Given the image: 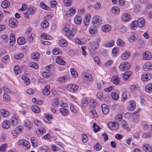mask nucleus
I'll list each match as a JSON object with an SVG mask.
<instances>
[{"mask_svg": "<svg viewBox=\"0 0 152 152\" xmlns=\"http://www.w3.org/2000/svg\"><path fill=\"white\" fill-rule=\"evenodd\" d=\"M67 88L72 92H76L78 89V86L74 84H69L67 86Z\"/></svg>", "mask_w": 152, "mask_h": 152, "instance_id": "3", "label": "nucleus"}, {"mask_svg": "<svg viewBox=\"0 0 152 152\" xmlns=\"http://www.w3.org/2000/svg\"><path fill=\"white\" fill-rule=\"evenodd\" d=\"M131 55V53L129 51H126L123 53L121 56V59L125 60L128 59Z\"/></svg>", "mask_w": 152, "mask_h": 152, "instance_id": "11", "label": "nucleus"}, {"mask_svg": "<svg viewBox=\"0 0 152 152\" xmlns=\"http://www.w3.org/2000/svg\"><path fill=\"white\" fill-rule=\"evenodd\" d=\"M151 74L149 73H148L145 74H143L141 76V79L143 81H147L152 78Z\"/></svg>", "mask_w": 152, "mask_h": 152, "instance_id": "6", "label": "nucleus"}, {"mask_svg": "<svg viewBox=\"0 0 152 152\" xmlns=\"http://www.w3.org/2000/svg\"><path fill=\"white\" fill-rule=\"evenodd\" d=\"M145 90L148 93L152 92V83H150L146 85L145 87Z\"/></svg>", "mask_w": 152, "mask_h": 152, "instance_id": "29", "label": "nucleus"}, {"mask_svg": "<svg viewBox=\"0 0 152 152\" xmlns=\"http://www.w3.org/2000/svg\"><path fill=\"white\" fill-rule=\"evenodd\" d=\"M143 69L145 71L151 70L152 69V65L149 63H147L143 66Z\"/></svg>", "mask_w": 152, "mask_h": 152, "instance_id": "19", "label": "nucleus"}, {"mask_svg": "<svg viewBox=\"0 0 152 152\" xmlns=\"http://www.w3.org/2000/svg\"><path fill=\"white\" fill-rule=\"evenodd\" d=\"M111 81L114 84H118L120 82L119 77L118 75H115L112 77Z\"/></svg>", "mask_w": 152, "mask_h": 152, "instance_id": "14", "label": "nucleus"}, {"mask_svg": "<svg viewBox=\"0 0 152 152\" xmlns=\"http://www.w3.org/2000/svg\"><path fill=\"white\" fill-rule=\"evenodd\" d=\"M14 71L16 75H18L20 73V70L18 65H16L14 67Z\"/></svg>", "mask_w": 152, "mask_h": 152, "instance_id": "51", "label": "nucleus"}, {"mask_svg": "<svg viewBox=\"0 0 152 152\" xmlns=\"http://www.w3.org/2000/svg\"><path fill=\"white\" fill-rule=\"evenodd\" d=\"M59 111L64 116H67L69 113L68 110L64 108L60 109Z\"/></svg>", "mask_w": 152, "mask_h": 152, "instance_id": "30", "label": "nucleus"}, {"mask_svg": "<svg viewBox=\"0 0 152 152\" xmlns=\"http://www.w3.org/2000/svg\"><path fill=\"white\" fill-rule=\"evenodd\" d=\"M81 104L83 107H87L88 105V101L86 98H83L81 100Z\"/></svg>", "mask_w": 152, "mask_h": 152, "instance_id": "45", "label": "nucleus"}, {"mask_svg": "<svg viewBox=\"0 0 152 152\" xmlns=\"http://www.w3.org/2000/svg\"><path fill=\"white\" fill-rule=\"evenodd\" d=\"M114 41L113 40H112L109 42L105 44V45L107 47H111L114 45Z\"/></svg>", "mask_w": 152, "mask_h": 152, "instance_id": "54", "label": "nucleus"}, {"mask_svg": "<svg viewBox=\"0 0 152 152\" xmlns=\"http://www.w3.org/2000/svg\"><path fill=\"white\" fill-rule=\"evenodd\" d=\"M81 17L80 16L76 15L74 19V22L77 24H80L81 22Z\"/></svg>", "mask_w": 152, "mask_h": 152, "instance_id": "31", "label": "nucleus"}, {"mask_svg": "<svg viewBox=\"0 0 152 152\" xmlns=\"http://www.w3.org/2000/svg\"><path fill=\"white\" fill-rule=\"evenodd\" d=\"M149 145L148 144H144L142 145L143 149L146 152H151V148L148 147Z\"/></svg>", "mask_w": 152, "mask_h": 152, "instance_id": "35", "label": "nucleus"}, {"mask_svg": "<svg viewBox=\"0 0 152 152\" xmlns=\"http://www.w3.org/2000/svg\"><path fill=\"white\" fill-rule=\"evenodd\" d=\"M136 22L137 26L140 28L143 27L145 24L144 20L142 18H139Z\"/></svg>", "mask_w": 152, "mask_h": 152, "instance_id": "13", "label": "nucleus"}, {"mask_svg": "<svg viewBox=\"0 0 152 152\" xmlns=\"http://www.w3.org/2000/svg\"><path fill=\"white\" fill-rule=\"evenodd\" d=\"M1 115L4 117H8L10 114L9 112L5 109H2L1 110Z\"/></svg>", "mask_w": 152, "mask_h": 152, "instance_id": "27", "label": "nucleus"}, {"mask_svg": "<svg viewBox=\"0 0 152 152\" xmlns=\"http://www.w3.org/2000/svg\"><path fill=\"white\" fill-rule=\"evenodd\" d=\"M152 136V132H146L143 134L142 137L143 138H149Z\"/></svg>", "mask_w": 152, "mask_h": 152, "instance_id": "32", "label": "nucleus"}, {"mask_svg": "<svg viewBox=\"0 0 152 152\" xmlns=\"http://www.w3.org/2000/svg\"><path fill=\"white\" fill-rule=\"evenodd\" d=\"M59 45L62 47L66 46L67 44L66 41L64 39H61L59 42Z\"/></svg>", "mask_w": 152, "mask_h": 152, "instance_id": "37", "label": "nucleus"}, {"mask_svg": "<svg viewBox=\"0 0 152 152\" xmlns=\"http://www.w3.org/2000/svg\"><path fill=\"white\" fill-rule=\"evenodd\" d=\"M24 56V54L23 53H20L15 54L14 58L16 59H19Z\"/></svg>", "mask_w": 152, "mask_h": 152, "instance_id": "43", "label": "nucleus"}, {"mask_svg": "<svg viewBox=\"0 0 152 152\" xmlns=\"http://www.w3.org/2000/svg\"><path fill=\"white\" fill-rule=\"evenodd\" d=\"M29 66L30 67H33L35 69H37L38 68V66L37 64L34 62L30 63Z\"/></svg>", "mask_w": 152, "mask_h": 152, "instance_id": "56", "label": "nucleus"}, {"mask_svg": "<svg viewBox=\"0 0 152 152\" xmlns=\"http://www.w3.org/2000/svg\"><path fill=\"white\" fill-rule=\"evenodd\" d=\"M102 20L101 18L98 16L95 15L92 19L93 23L94 24H96L97 23H100Z\"/></svg>", "mask_w": 152, "mask_h": 152, "instance_id": "9", "label": "nucleus"}, {"mask_svg": "<svg viewBox=\"0 0 152 152\" xmlns=\"http://www.w3.org/2000/svg\"><path fill=\"white\" fill-rule=\"evenodd\" d=\"M107 126L110 129L112 130H117L119 127L118 124L117 122H112L108 123Z\"/></svg>", "mask_w": 152, "mask_h": 152, "instance_id": "2", "label": "nucleus"}, {"mask_svg": "<svg viewBox=\"0 0 152 152\" xmlns=\"http://www.w3.org/2000/svg\"><path fill=\"white\" fill-rule=\"evenodd\" d=\"M31 57L35 61L38 60L40 57V54L37 52H34L31 55Z\"/></svg>", "mask_w": 152, "mask_h": 152, "instance_id": "25", "label": "nucleus"}, {"mask_svg": "<svg viewBox=\"0 0 152 152\" xmlns=\"http://www.w3.org/2000/svg\"><path fill=\"white\" fill-rule=\"evenodd\" d=\"M40 149L41 150H44L46 152H49V148L45 145L41 146L40 148Z\"/></svg>", "mask_w": 152, "mask_h": 152, "instance_id": "64", "label": "nucleus"}, {"mask_svg": "<svg viewBox=\"0 0 152 152\" xmlns=\"http://www.w3.org/2000/svg\"><path fill=\"white\" fill-rule=\"evenodd\" d=\"M96 42H92L91 45V47L93 50L97 49L99 47V42L100 41V39H98L96 40Z\"/></svg>", "mask_w": 152, "mask_h": 152, "instance_id": "7", "label": "nucleus"}, {"mask_svg": "<svg viewBox=\"0 0 152 152\" xmlns=\"http://www.w3.org/2000/svg\"><path fill=\"white\" fill-rule=\"evenodd\" d=\"M41 37L44 39L50 40H51L52 39V37L50 36L49 35L46 34H42L41 36Z\"/></svg>", "mask_w": 152, "mask_h": 152, "instance_id": "36", "label": "nucleus"}, {"mask_svg": "<svg viewBox=\"0 0 152 152\" xmlns=\"http://www.w3.org/2000/svg\"><path fill=\"white\" fill-rule=\"evenodd\" d=\"M36 12V9L35 7H31L28 8L27 10V12L30 15H33Z\"/></svg>", "mask_w": 152, "mask_h": 152, "instance_id": "16", "label": "nucleus"}, {"mask_svg": "<svg viewBox=\"0 0 152 152\" xmlns=\"http://www.w3.org/2000/svg\"><path fill=\"white\" fill-rule=\"evenodd\" d=\"M77 32L76 29L72 28L71 31L69 30L68 31H66L65 34L66 35L70 38L72 37L75 35Z\"/></svg>", "mask_w": 152, "mask_h": 152, "instance_id": "5", "label": "nucleus"}, {"mask_svg": "<svg viewBox=\"0 0 152 152\" xmlns=\"http://www.w3.org/2000/svg\"><path fill=\"white\" fill-rule=\"evenodd\" d=\"M7 145L6 144H3L0 146V151L3 152L5 151L7 148Z\"/></svg>", "mask_w": 152, "mask_h": 152, "instance_id": "62", "label": "nucleus"}, {"mask_svg": "<svg viewBox=\"0 0 152 152\" xmlns=\"http://www.w3.org/2000/svg\"><path fill=\"white\" fill-rule=\"evenodd\" d=\"M40 6L42 9L44 10H49L50 9V8L47 6L43 2L40 3Z\"/></svg>", "mask_w": 152, "mask_h": 152, "instance_id": "46", "label": "nucleus"}, {"mask_svg": "<svg viewBox=\"0 0 152 152\" xmlns=\"http://www.w3.org/2000/svg\"><path fill=\"white\" fill-rule=\"evenodd\" d=\"M50 88V86L49 85L45 86L44 88L42 90V92L44 95H48L50 94V91L49 90Z\"/></svg>", "mask_w": 152, "mask_h": 152, "instance_id": "15", "label": "nucleus"}, {"mask_svg": "<svg viewBox=\"0 0 152 152\" xmlns=\"http://www.w3.org/2000/svg\"><path fill=\"white\" fill-rule=\"evenodd\" d=\"M68 80L67 76H64L59 78L58 80V81L61 83H63L67 82Z\"/></svg>", "mask_w": 152, "mask_h": 152, "instance_id": "40", "label": "nucleus"}, {"mask_svg": "<svg viewBox=\"0 0 152 152\" xmlns=\"http://www.w3.org/2000/svg\"><path fill=\"white\" fill-rule=\"evenodd\" d=\"M132 74V72L130 71H128L124 73L123 75V79L124 80H127Z\"/></svg>", "mask_w": 152, "mask_h": 152, "instance_id": "22", "label": "nucleus"}, {"mask_svg": "<svg viewBox=\"0 0 152 152\" xmlns=\"http://www.w3.org/2000/svg\"><path fill=\"white\" fill-rule=\"evenodd\" d=\"M138 111H137L134 112L132 114L133 118L134 121L135 122H137L138 121Z\"/></svg>", "mask_w": 152, "mask_h": 152, "instance_id": "28", "label": "nucleus"}, {"mask_svg": "<svg viewBox=\"0 0 152 152\" xmlns=\"http://www.w3.org/2000/svg\"><path fill=\"white\" fill-rule=\"evenodd\" d=\"M122 20L124 22H127L131 19V16L128 13H125L123 14L121 16Z\"/></svg>", "mask_w": 152, "mask_h": 152, "instance_id": "8", "label": "nucleus"}, {"mask_svg": "<svg viewBox=\"0 0 152 152\" xmlns=\"http://www.w3.org/2000/svg\"><path fill=\"white\" fill-rule=\"evenodd\" d=\"M130 104V110L131 111H133L135 109L136 107V104L135 102L133 100L129 102Z\"/></svg>", "mask_w": 152, "mask_h": 152, "instance_id": "33", "label": "nucleus"}, {"mask_svg": "<svg viewBox=\"0 0 152 152\" xmlns=\"http://www.w3.org/2000/svg\"><path fill=\"white\" fill-rule=\"evenodd\" d=\"M111 29V27L109 25H104L102 27V30L103 32L109 31Z\"/></svg>", "mask_w": 152, "mask_h": 152, "instance_id": "23", "label": "nucleus"}, {"mask_svg": "<svg viewBox=\"0 0 152 152\" xmlns=\"http://www.w3.org/2000/svg\"><path fill=\"white\" fill-rule=\"evenodd\" d=\"M31 140L32 145L34 147H36L38 145V141L37 139L34 137L31 138Z\"/></svg>", "mask_w": 152, "mask_h": 152, "instance_id": "26", "label": "nucleus"}, {"mask_svg": "<svg viewBox=\"0 0 152 152\" xmlns=\"http://www.w3.org/2000/svg\"><path fill=\"white\" fill-rule=\"evenodd\" d=\"M101 106L103 113L105 115L108 114L109 112V110L107 106L105 104H103Z\"/></svg>", "mask_w": 152, "mask_h": 152, "instance_id": "17", "label": "nucleus"}, {"mask_svg": "<svg viewBox=\"0 0 152 152\" xmlns=\"http://www.w3.org/2000/svg\"><path fill=\"white\" fill-rule=\"evenodd\" d=\"M46 129L45 128H40L36 130V132L38 134L46 133Z\"/></svg>", "mask_w": 152, "mask_h": 152, "instance_id": "38", "label": "nucleus"}, {"mask_svg": "<svg viewBox=\"0 0 152 152\" xmlns=\"http://www.w3.org/2000/svg\"><path fill=\"white\" fill-rule=\"evenodd\" d=\"M59 104V101L57 99H55L52 104V105L54 107H57Z\"/></svg>", "mask_w": 152, "mask_h": 152, "instance_id": "60", "label": "nucleus"}, {"mask_svg": "<svg viewBox=\"0 0 152 152\" xmlns=\"http://www.w3.org/2000/svg\"><path fill=\"white\" fill-rule=\"evenodd\" d=\"M10 42L14 43L15 41V34L13 33H11L10 39Z\"/></svg>", "mask_w": 152, "mask_h": 152, "instance_id": "53", "label": "nucleus"}, {"mask_svg": "<svg viewBox=\"0 0 152 152\" xmlns=\"http://www.w3.org/2000/svg\"><path fill=\"white\" fill-rule=\"evenodd\" d=\"M70 72L71 74L73 77H76L77 76V74L74 68L71 69Z\"/></svg>", "mask_w": 152, "mask_h": 152, "instance_id": "52", "label": "nucleus"}, {"mask_svg": "<svg viewBox=\"0 0 152 152\" xmlns=\"http://www.w3.org/2000/svg\"><path fill=\"white\" fill-rule=\"evenodd\" d=\"M63 2L65 5L67 6H70L72 3L70 0H63Z\"/></svg>", "mask_w": 152, "mask_h": 152, "instance_id": "57", "label": "nucleus"}, {"mask_svg": "<svg viewBox=\"0 0 152 152\" xmlns=\"http://www.w3.org/2000/svg\"><path fill=\"white\" fill-rule=\"evenodd\" d=\"M122 123H124V124L122 125L123 128L129 131H130V129L129 128L128 124H127L125 121L124 120H123L122 121Z\"/></svg>", "mask_w": 152, "mask_h": 152, "instance_id": "47", "label": "nucleus"}, {"mask_svg": "<svg viewBox=\"0 0 152 152\" xmlns=\"http://www.w3.org/2000/svg\"><path fill=\"white\" fill-rule=\"evenodd\" d=\"M10 5L9 2L7 0L3 1L1 3V6L3 8H6L8 7Z\"/></svg>", "mask_w": 152, "mask_h": 152, "instance_id": "24", "label": "nucleus"}, {"mask_svg": "<svg viewBox=\"0 0 152 152\" xmlns=\"http://www.w3.org/2000/svg\"><path fill=\"white\" fill-rule=\"evenodd\" d=\"M142 58L145 60H149L151 58V55L150 53L148 51L144 52L142 54Z\"/></svg>", "mask_w": 152, "mask_h": 152, "instance_id": "10", "label": "nucleus"}, {"mask_svg": "<svg viewBox=\"0 0 152 152\" xmlns=\"http://www.w3.org/2000/svg\"><path fill=\"white\" fill-rule=\"evenodd\" d=\"M9 25L11 28L16 27L18 25L17 20L14 18L10 19L9 20Z\"/></svg>", "mask_w": 152, "mask_h": 152, "instance_id": "4", "label": "nucleus"}, {"mask_svg": "<svg viewBox=\"0 0 152 152\" xmlns=\"http://www.w3.org/2000/svg\"><path fill=\"white\" fill-rule=\"evenodd\" d=\"M94 149L97 151L100 150L101 148V146L98 143H97L94 147Z\"/></svg>", "mask_w": 152, "mask_h": 152, "instance_id": "61", "label": "nucleus"}, {"mask_svg": "<svg viewBox=\"0 0 152 152\" xmlns=\"http://www.w3.org/2000/svg\"><path fill=\"white\" fill-rule=\"evenodd\" d=\"M93 126L94 128V131L95 132H98L100 129V128L95 123H94Z\"/></svg>", "mask_w": 152, "mask_h": 152, "instance_id": "59", "label": "nucleus"}, {"mask_svg": "<svg viewBox=\"0 0 152 152\" xmlns=\"http://www.w3.org/2000/svg\"><path fill=\"white\" fill-rule=\"evenodd\" d=\"M32 110L36 113H38L40 112L39 107L36 105H34L31 107Z\"/></svg>", "mask_w": 152, "mask_h": 152, "instance_id": "39", "label": "nucleus"}, {"mask_svg": "<svg viewBox=\"0 0 152 152\" xmlns=\"http://www.w3.org/2000/svg\"><path fill=\"white\" fill-rule=\"evenodd\" d=\"M111 96L112 99L114 100H117L118 99V95L116 93L112 92L111 93Z\"/></svg>", "mask_w": 152, "mask_h": 152, "instance_id": "44", "label": "nucleus"}, {"mask_svg": "<svg viewBox=\"0 0 152 152\" xmlns=\"http://www.w3.org/2000/svg\"><path fill=\"white\" fill-rule=\"evenodd\" d=\"M119 67L120 70L126 71L130 69V65L128 62H124L121 63Z\"/></svg>", "mask_w": 152, "mask_h": 152, "instance_id": "1", "label": "nucleus"}, {"mask_svg": "<svg viewBox=\"0 0 152 152\" xmlns=\"http://www.w3.org/2000/svg\"><path fill=\"white\" fill-rule=\"evenodd\" d=\"M17 42L19 45H23L25 44L26 40L23 37H20L18 38Z\"/></svg>", "mask_w": 152, "mask_h": 152, "instance_id": "34", "label": "nucleus"}, {"mask_svg": "<svg viewBox=\"0 0 152 152\" xmlns=\"http://www.w3.org/2000/svg\"><path fill=\"white\" fill-rule=\"evenodd\" d=\"M10 123L9 121L5 120L2 123V127L4 129H7L10 127Z\"/></svg>", "mask_w": 152, "mask_h": 152, "instance_id": "18", "label": "nucleus"}, {"mask_svg": "<svg viewBox=\"0 0 152 152\" xmlns=\"http://www.w3.org/2000/svg\"><path fill=\"white\" fill-rule=\"evenodd\" d=\"M24 126L27 127L29 129L32 128V125L31 122L28 120H26L24 121Z\"/></svg>", "mask_w": 152, "mask_h": 152, "instance_id": "21", "label": "nucleus"}, {"mask_svg": "<svg viewBox=\"0 0 152 152\" xmlns=\"http://www.w3.org/2000/svg\"><path fill=\"white\" fill-rule=\"evenodd\" d=\"M49 23L47 21H44L41 24V27L42 28H46L49 26Z\"/></svg>", "mask_w": 152, "mask_h": 152, "instance_id": "50", "label": "nucleus"}, {"mask_svg": "<svg viewBox=\"0 0 152 152\" xmlns=\"http://www.w3.org/2000/svg\"><path fill=\"white\" fill-rule=\"evenodd\" d=\"M82 142L83 143H85L87 142L88 140V138L87 136L85 134H82Z\"/></svg>", "mask_w": 152, "mask_h": 152, "instance_id": "58", "label": "nucleus"}, {"mask_svg": "<svg viewBox=\"0 0 152 152\" xmlns=\"http://www.w3.org/2000/svg\"><path fill=\"white\" fill-rule=\"evenodd\" d=\"M89 31L91 34H94L97 32V28L94 26H92L89 28Z\"/></svg>", "mask_w": 152, "mask_h": 152, "instance_id": "20", "label": "nucleus"}, {"mask_svg": "<svg viewBox=\"0 0 152 152\" xmlns=\"http://www.w3.org/2000/svg\"><path fill=\"white\" fill-rule=\"evenodd\" d=\"M112 12L114 14H118L119 11V8L116 6H114L111 8Z\"/></svg>", "mask_w": 152, "mask_h": 152, "instance_id": "42", "label": "nucleus"}, {"mask_svg": "<svg viewBox=\"0 0 152 152\" xmlns=\"http://www.w3.org/2000/svg\"><path fill=\"white\" fill-rule=\"evenodd\" d=\"M96 102L94 101L93 100H90V106L92 107L93 108L95 107L96 105Z\"/></svg>", "mask_w": 152, "mask_h": 152, "instance_id": "63", "label": "nucleus"}, {"mask_svg": "<svg viewBox=\"0 0 152 152\" xmlns=\"http://www.w3.org/2000/svg\"><path fill=\"white\" fill-rule=\"evenodd\" d=\"M83 76L87 81H91L93 80L92 76L88 73H85L83 74Z\"/></svg>", "mask_w": 152, "mask_h": 152, "instance_id": "12", "label": "nucleus"}, {"mask_svg": "<svg viewBox=\"0 0 152 152\" xmlns=\"http://www.w3.org/2000/svg\"><path fill=\"white\" fill-rule=\"evenodd\" d=\"M57 62L61 65H64L65 64V62L59 56H58L56 59Z\"/></svg>", "mask_w": 152, "mask_h": 152, "instance_id": "41", "label": "nucleus"}, {"mask_svg": "<svg viewBox=\"0 0 152 152\" xmlns=\"http://www.w3.org/2000/svg\"><path fill=\"white\" fill-rule=\"evenodd\" d=\"M62 52L58 48H56L54 49L53 51V53L54 55H58V54H61Z\"/></svg>", "mask_w": 152, "mask_h": 152, "instance_id": "55", "label": "nucleus"}, {"mask_svg": "<svg viewBox=\"0 0 152 152\" xmlns=\"http://www.w3.org/2000/svg\"><path fill=\"white\" fill-rule=\"evenodd\" d=\"M18 122V119L16 117H14L13 118L12 121V124L13 126H16Z\"/></svg>", "mask_w": 152, "mask_h": 152, "instance_id": "48", "label": "nucleus"}, {"mask_svg": "<svg viewBox=\"0 0 152 152\" xmlns=\"http://www.w3.org/2000/svg\"><path fill=\"white\" fill-rule=\"evenodd\" d=\"M136 21L134 20L132 22L130 25L131 28L133 30L136 29L137 27V24Z\"/></svg>", "mask_w": 152, "mask_h": 152, "instance_id": "49", "label": "nucleus"}]
</instances>
